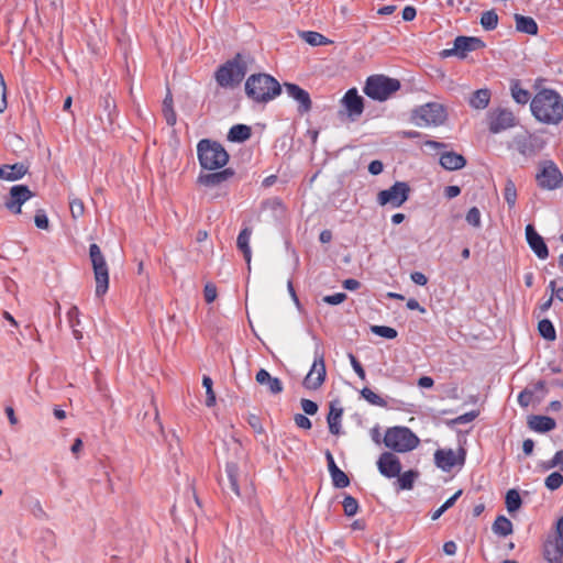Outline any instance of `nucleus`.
<instances>
[{"instance_id": "nucleus-1", "label": "nucleus", "mask_w": 563, "mask_h": 563, "mask_svg": "<svg viewBox=\"0 0 563 563\" xmlns=\"http://www.w3.org/2000/svg\"><path fill=\"white\" fill-rule=\"evenodd\" d=\"M532 115L544 124H559L563 120V98L554 89L543 88L531 99Z\"/></svg>"}, {"instance_id": "nucleus-2", "label": "nucleus", "mask_w": 563, "mask_h": 563, "mask_svg": "<svg viewBox=\"0 0 563 563\" xmlns=\"http://www.w3.org/2000/svg\"><path fill=\"white\" fill-rule=\"evenodd\" d=\"M282 91L279 82L267 74L251 75L245 82V92L255 102L266 103Z\"/></svg>"}, {"instance_id": "nucleus-3", "label": "nucleus", "mask_w": 563, "mask_h": 563, "mask_svg": "<svg viewBox=\"0 0 563 563\" xmlns=\"http://www.w3.org/2000/svg\"><path fill=\"white\" fill-rule=\"evenodd\" d=\"M198 159L202 168L214 170L227 165L229 154L218 142L201 140L197 145Z\"/></svg>"}, {"instance_id": "nucleus-4", "label": "nucleus", "mask_w": 563, "mask_h": 563, "mask_svg": "<svg viewBox=\"0 0 563 563\" xmlns=\"http://www.w3.org/2000/svg\"><path fill=\"white\" fill-rule=\"evenodd\" d=\"M418 437L406 427H393L387 429L384 443L395 452L405 453L419 445Z\"/></svg>"}, {"instance_id": "nucleus-5", "label": "nucleus", "mask_w": 563, "mask_h": 563, "mask_svg": "<svg viewBox=\"0 0 563 563\" xmlns=\"http://www.w3.org/2000/svg\"><path fill=\"white\" fill-rule=\"evenodd\" d=\"M448 118L446 109L438 102H428L412 110L411 120L418 126H439Z\"/></svg>"}, {"instance_id": "nucleus-6", "label": "nucleus", "mask_w": 563, "mask_h": 563, "mask_svg": "<svg viewBox=\"0 0 563 563\" xmlns=\"http://www.w3.org/2000/svg\"><path fill=\"white\" fill-rule=\"evenodd\" d=\"M399 88L400 82L398 79L389 78L384 75H373L367 78L364 92L374 100L385 101L393 93L398 91Z\"/></svg>"}, {"instance_id": "nucleus-7", "label": "nucleus", "mask_w": 563, "mask_h": 563, "mask_svg": "<svg viewBox=\"0 0 563 563\" xmlns=\"http://www.w3.org/2000/svg\"><path fill=\"white\" fill-rule=\"evenodd\" d=\"M89 257L96 280V296L102 297L109 289V267L100 247L95 243L89 246Z\"/></svg>"}, {"instance_id": "nucleus-8", "label": "nucleus", "mask_w": 563, "mask_h": 563, "mask_svg": "<svg viewBox=\"0 0 563 563\" xmlns=\"http://www.w3.org/2000/svg\"><path fill=\"white\" fill-rule=\"evenodd\" d=\"M538 186L545 190L559 188L563 183V176L558 166L552 161L540 163L539 172L536 175Z\"/></svg>"}, {"instance_id": "nucleus-9", "label": "nucleus", "mask_w": 563, "mask_h": 563, "mask_svg": "<svg viewBox=\"0 0 563 563\" xmlns=\"http://www.w3.org/2000/svg\"><path fill=\"white\" fill-rule=\"evenodd\" d=\"M424 146L437 151L444 150L440 155L439 164L446 170H459L466 165V158L456 152L446 151L449 145L445 143L429 140L424 142Z\"/></svg>"}, {"instance_id": "nucleus-10", "label": "nucleus", "mask_w": 563, "mask_h": 563, "mask_svg": "<svg viewBox=\"0 0 563 563\" xmlns=\"http://www.w3.org/2000/svg\"><path fill=\"white\" fill-rule=\"evenodd\" d=\"M245 76V67L238 60L227 62L216 71V80L221 87H234L239 85Z\"/></svg>"}, {"instance_id": "nucleus-11", "label": "nucleus", "mask_w": 563, "mask_h": 563, "mask_svg": "<svg viewBox=\"0 0 563 563\" xmlns=\"http://www.w3.org/2000/svg\"><path fill=\"white\" fill-rule=\"evenodd\" d=\"M410 187L405 181H396L390 188L382 190L377 195V202L380 206H391L399 208L409 197Z\"/></svg>"}, {"instance_id": "nucleus-12", "label": "nucleus", "mask_w": 563, "mask_h": 563, "mask_svg": "<svg viewBox=\"0 0 563 563\" xmlns=\"http://www.w3.org/2000/svg\"><path fill=\"white\" fill-rule=\"evenodd\" d=\"M327 369L324 363V356L319 351L314 352V360L310 367V371L303 379V386L307 389L316 390L322 386L325 380Z\"/></svg>"}, {"instance_id": "nucleus-13", "label": "nucleus", "mask_w": 563, "mask_h": 563, "mask_svg": "<svg viewBox=\"0 0 563 563\" xmlns=\"http://www.w3.org/2000/svg\"><path fill=\"white\" fill-rule=\"evenodd\" d=\"M484 46H485L484 42L477 37L457 36L454 40L453 47L443 49L441 52V56L450 57V56L455 55L460 58H465L466 54L468 52L476 51Z\"/></svg>"}, {"instance_id": "nucleus-14", "label": "nucleus", "mask_w": 563, "mask_h": 563, "mask_svg": "<svg viewBox=\"0 0 563 563\" xmlns=\"http://www.w3.org/2000/svg\"><path fill=\"white\" fill-rule=\"evenodd\" d=\"M488 128L494 134L500 133L516 125L517 120L514 113L508 109H495L488 113Z\"/></svg>"}, {"instance_id": "nucleus-15", "label": "nucleus", "mask_w": 563, "mask_h": 563, "mask_svg": "<svg viewBox=\"0 0 563 563\" xmlns=\"http://www.w3.org/2000/svg\"><path fill=\"white\" fill-rule=\"evenodd\" d=\"M434 461L439 468L444 472H450L456 465H463L465 461V451L461 449L457 453L452 449L437 450L434 453Z\"/></svg>"}, {"instance_id": "nucleus-16", "label": "nucleus", "mask_w": 563, "mask_h": 563, "mask_svg": "<svg viewBox=\"0 0 563 563\" xmlns=\"http://www.w3.org/2000/svg\"><path fill=\"white\" fill-rule=\"evenodd\" d=\"M34 194L25 185H15L11 187L9 199L5 201V208L14 214L21 213V207L31 199Z\"/></svg>"}, {"instance_id": "nucleus-17", "label": "nucleus", "mask_w": 563, "mask_h": 563, "mask_svg": "<svg viewBox=\"0 0 563 563\" xmlns=\"http://www.w3.org/2000/svg\"><path fill=\"white\" fill-rule=\"evenodd\" d=\"M377 468L383 476L394 478L400 474L401 463L394 453L384 452L377 460Z\"/></svg>"}, {"instance_id": "nucleus-18", "label": "nucleus", "mask_w": 563, "mask_h": 563, "mask_svg": "<svg viewBox=\"0 0 563 563\" xmlns=\"http://www.w3.org/2000/svg\"><path fill=\"white\" fill-rule=\"evenodd\" d=\"M227 478L221 479L220 484L223 489H230L236 497H241L240 486L241 484H246L247 478L244 476L242 478L239 467L235 463H228L225 466Z\"/></svg>"}, {"instance_id": "nucleus-19", "label": "nucleus", "mask_w": 563, "mask_h": 563, "mask_svg": "<svg viewBox=\"0 0 563 563\" xmlns=\"http://www.w3.org/2000/svg\"><path fill=\"white\" fill-rule=\"evenodd\" d=\"M518 152L526 157H533L541 152L545 145L544 140L539 136L529 134L519 137L516 141Z\"/></svg>"}, {"instance_id": "nucleus-20", "label": "nucleus", "mask_w": 563, "mask_h": 563, "mask_svg": "<svg viewBox=\"0 0 563 563\" xmlns=\"http://www.w3.org/2000/svg\"><path fill=\"white\" fill-rule=\"evenodd\" d=\"M287 95L298 102V111L300 113H308L312 108V101L307 90L302 89L296 84L286 82L284 85Z\"/></svg>"}, {"instance_id": "nucleus-21", "label": "nucleus", "mask_w": 563, "mask_h": 563, "mask_svg": "<svg viewBox=\"0 0 563 563\" xmlns=\"http://www.w3.org/2000/svg\"><path fill=\"white\" fill-rule=\"evenodd\" d=\"M526 239L530 249L540 260L549 256V250L543 238L534 230L532 224L526 227Z\"/></svg>"}, {"instance_id": "nucleus-22", "label": "nucleus", "mask_w": 563, "mask_h": 563, "mask_svg": "<svg viewBox=\"0 0 563 563\" xmlns=\"http://www.w3.org/2000/svg\"><path fill=\"white\" fill-rule=\"evenodd\" d=\"M544 556L549 563H563V537L555 536L545 543Z\"/></svg>"}, {"instance_id": "nucleus-23", "label": "nucleus", "mask_w": 563, "mask_h": 563, "mask_svg": "<svg viewBox=\"0 0 563 563\" xmlns=\"http://www.w3.org/2000/svg\"><path fill=\"white\" fill-rule=\"evenodd\" d=\"M343 103L351 117L361 115L364 109L363 98L355 88L350 89L343 97Z\"/></svg>"}, {"instance_id": "nucleus-24", "label": "nucleus", "mask_w": 563, "mask_h": 563, "mask_svg": "<svg viewBox=\"0 0 563 563\" xmlns=\"http://www.w3.org/2000/svg\"><path fill=\"white\" fill-rule=\"evenodd\" d=\"M255 380L260 385H265L269 393L274 395L280 394L284 389L282 380L277 377L271 376V374L264 368H261L256 373Z\"/></svg>"}, {"instance_id": "nucleus-25", "label": "nucleus", "mask_w": 563, "mask_h": 563, "mask_svg": "<svg viewBox=\"0 0 563 563\" xmlns=\"http://www.w3.org/2000/svg\"><path fill=\"white\" fill-rule=\"evenodd\" d=\"M27 173V167L23 163L0 166V179L14 181L21 179Z\"/></svg>"}, {"instance_id": "nucleus-26", "label": "nucleus", "mask_w": 563, "mask_h": 563, "mask_svg": "<svg viewBox=\"0 0 563 563\" xmlns=\"http://www.w3.org/2000/svg\"><path fill=\"white\" fill-rule=\"evenodd\" d=\"M232 175H233V172L231 169L227 168V169H223L220 172L200 175L198 177V183L206 187H212V186H217V185L228 180Z\"/></svg>"}, {"instance_id": "nucleus-27", "label": "nucleus", "mask_w": 563, "mask_h": 563, "mask_svg": "<svg viewBox=\"0 0 563 563\" xmlns=\"http://www.w3.org/2000/svg\"><path fill=\"white\" fill-rule=\"evenodd\" d=\"M528 426L536 432H548L555 428V420L547 416H531L528 419Z\"/></svg>"}, {"instance_id": "nucleus-28", "label": "nucleus", "mask_w": 563, "mask_h": 563, "mask_svg": "<svg viewBox=\"0 0 563 563\" xmlns=\"http://www.w3.org/2000/svg\"><path fill=\"white\" fill-rule=\"evenodd\" d=\"M343 416V409L338 407L335 402L330 404V410L327 417L329 430L332 434H339L341 428V420Z\"/></svg>"}, {"instance_id": "nucleus-29", "label": "nucleus", "mask_w": 563, "mask_h": 563, "mask_svg": "<svg viewBox=\"0 0 563 563\" xmlns=\"http://www.w3.org/2000/svg\"><path fill=\"white\" fill-rule=\"evenodd\" d=\"M252 235V229L251 228H244L241 230V232L238 235L236 239V246L238 249L243 253L244 258L247 263L251 262V247H250V240Z\"/></svg>"}, {"instance_id": "nucleus-30", "label": "nucleus", "mask_w": 563, "mask_h": 563, "mask_svg": "<svg viewBox=\"0 0 563 563\" xmlns=\"http://www.w3.org/2000/svg\"><path fill=\"white\" fill-rule=\"evenodd\" d=\"M515 21H516V29L519 32H522V33H526L529 35L538 34V24L532 18L525 16L521 14H515Z\"/></svg>"}, {"instance_id": "nucleus-31", "label": "nucleus", "mask_w": 563, "mask_h": 563, "mask_svg": "<svg viewBox=\"0 0 563 563\" xmlns=\"http://www.w3.org/2000/svg\"><path fill=\"white\" fill-rule=\"evenodd\" d=\"M251 128L245 124L233 125L228 134V140L231 142H244L251 137Z\"/></svg>"}, {"instance_id": "nucleus-32", "label": "nucleus", "mask_w": 563, "mask_h": 563, "mask_svg": "<svg viewBox=\"0 0 563 563\" xmlns=\"http://www.w3.org/2000/svg\"><path fill=\"white\" fill-rule=\"evenodd\" d=\"M490 101V91L488 89H478L470 98V104L474 109H485Z\"/></svg>"}, {"instance_id": "nucleus-33", "label": "nucleus", "mask_w": 563, "mask_h": 563, "mask_svg": "<svg viewBox=\"0 0 563 563\" xmlns=\"http://www.w3.org/2000/svg\"><path fill=\"white\" fill-rule=\"evenodd\" d=\"M511 97L519 104H526L530 100V92L522 88L519 80H514L510 86Z\"/></svg>"}, {"instance_id": "nucleus-34", "label": "nucleus", "mask_w": 563, "mask_h": 563, "mask_svg": "<svg viewBox=\"0 0 563 563\" xmlns=\"http://www.w3.org/2000/svg\"><path fill=\"white\" fill-rule=\"evenodd\" d=\"M493 531L498 536H509L512 533V522L505 516H498L493 523Z\"/></svg>"}, {"instance_id": "nucleus-35", "label": "nucleus", "mask_w": 563, "mask_h": 563, "mask_svg": "<svg viewBox=\"0 0 563 563\" xmlns=\"http://www.w3.org/2000/svg\"><path fill=\"white\" fill-rule=\"evenodd\" d=\"M301 37L310 45L312 46H322V45H329L332 43L331 40L325 37L319 32L314 31H306L301 34Z\"/></svg>"}, {"instance_id": "nucleus-36", "label": "nucleus", "mask_w": 563, "mask_h": 563, "mask_svg": "<svg viewBox=\"0 0 563 563\" xmlns=\"http://www.w3.org/2000/svg\"><path fill=\"white\" fill-rule=\"evenodd\" d=\"M397 477V485L399 489L409 490L413 487V483L418 477V472L416 471H407L405 473H400Z\"/></svg>"}, {"instance_id": "nucleus-37", "label": "nucleus", "mask_w": 563, "mask_h": 563, "mask_svg": "<svg viewBox=\"0 0 563 563\" xmlns=\"http://www.w3.org/2000/svg\"><path fill=\"white\" fill-rule=\"evenodd\" d=\"M538 331L540 335L548 341H554L556 339L555 328L549 319H542L539 321Z\"/></svg>"}, {"instance_id": "nucleus-38", "label": "nucleus", "mask_w": 563, "mask_h": 563, "mask_svg": "<svg viewBox=\"0 0 563 563\" xmlns=\"http://www.w3.org/2000/svg\"><path fill=\"white\" fill-rule=\"evenodd\" d=\"M163 114L166 120V123L169 126L175 125L176 123V112L173 108V98L172 95L168 92L163 101Z\"/></svg>"}, {"instance_id": "nucleus-39", "label": "nucleus", "mask_w": 563, "mask_h": 563, "mask_svg": "<svg viewBox=\"0 0 563 563\" xmlns=\"http://www.w3.org/2000/svg\"><path fill=\"white\" fill-rule=\"evenodd\" d=\"M504 199L506 200L508 207L512 209L516 206L517 202V188L515 183L508 178L505 183L504 188Z\"/></svg>"}, {"instance_id": "nucleus-40", "label": "nucleus", "mask_w": 563, "mask_h": 563, "mask_svg": "<svg viewBox=\"0 0 563 563\" xmlns=\"http://www.w3.org/2000/svg\"><path fill=\"white\" fill-rule=\"evenodd\" d=\"M505 504L509 512L517 511L522 504L519 493L516 489H509L506 494Z\"/></svg>"}, {"instance_id": "nucleus-41", "label": "nucleus", "mask_w": 563, "mask_h": 563, "mask_svg": "<svg viewBox=\"0 0 563 563\" xmlns=\"http://www.w3.org/2000/svg\"><path fill=\"white\" fill-rule=\"evenodd\" d=\"M361 396L371 405L373 406H377V407H386L387 406V401L380 397L379 395H377L376 393H374L371 388L368 387H364L362 390H361Z\"/></svg>"}, {"instance_id": "nucleus-42", "label": "nucleus", "mask_w": 563, "mask_h": 563, "mask_svg": "<svg viewBox=\"0 0 563 563\" xmlns=\"http://www.w3.org/2000/svg\"><path fill=\"white\" fill-rule=\"evenodd\" d=\"M481 24L485 30L492 31L498 24V15L494 10L485 11L481 16Z\"/></svg>"}, {"instance_id": "nucleus-43", "label": "nucleus", "mask_w": 563, "mask_h": 563, "mask_svg": "<svg viewBox=\"0 0 563 563\" xmlns=\"http://www.w3.org/2000/svg\"><path fill=\"white\" fill-rule=\"evenodd\" d=\"M330 476L333 486L336 488H345L350 485L349 476L341 468L334 470V472H332Z\"/></svg>"}, {"instance_id": "nucleus-44", "label": "nucleus", "mask_w": 563, "mask_h": 563, "mask_svg": "<svg viewBox=\"0 0 563 563\" xmlns=\"http://www.w3.org/2000/svg\"><path fill=\"white\" fill-rule=\"evenodd\" d=\"M69 209L71 217L74 219H78L84 216L85 213V205L84 201L77 197L70 196L69 197Z\"/></svg>"}, {"instance_id": "nucleus-45", "label": "nucleus", "mask_w": 563, "mask_h": 563, "mask_svg": "<svg viewBox=\"0 0 563 563\" xmlns=\"http://www.w3.org/2000/svg\"><path fill=\"white\" fill-rule=\"evenodd\" d=\"M100 106L103 108L104 111L108 112V120L110 123H112L117 108L114 99L110 95H106L100 99Z\"/></svg>"}, {"instance_id": "nucleus-46", "label": "nucleus", "mask_w": 563, "mask_h": 563, "mask_svg": "<svg viewBox=\"0 0 563 563\" xmlns=\"http://www.w3.org/2000/svg\"><path fill=\"white\" fill-rule=\"evenodd\" d=\"M202 386L206 388V406L212 407L216 405V394L212 388V379L209 376L202 377Z\"/></svg>"}, {"instance_id": "nucleus-47", "label": "nucleus", "mask_w": 563, "mask_h": 563, "mask_svg": "<svg viewBox=\"0 0 563 563\" xmlns=\"http://www.w3.org/2000/svg\"><path fill=\"white\" fill-rule=\"evenodd\" d=\"M544 484L548 489L555 490L563 484V475L559 472H553L547 476Z\"/></svg>"}, {"instance_id": "nucleus-48", "label": "nucleus", "mask_w": 563, "mask_h": 563, "mask_svg": "<svg viewBox=\"0 0 563 563\" xmlns=\"http://www.w3.org/2000/svg\"><path fill=\"white\" fill-rule=\"evenodd\" d=\"M342 505H343L344 514L347 517H352V516L357 514L358 503H357V500L354 497H352L350 495L345 496Z\"/></svg>"}, {"instance_id": "nucleus-49", "label": "nucleus", "mask_w": 563, "mask_h": 563, "mask_svg": "<svg viewBox=\"0 0 563 563\" xmlns=\"http://www.w3.org/2000/svg\"><path fill=\"white\" fill-rule=\"evenodd\" d=\"M372 332L389 340L395 339L398 334L394 328L387 325H373Z\"/></svg>"}, {"instance_id": "nucleus-50", "label": "nucleus", "mask_w": 563, "mask_h": 563, "mask_svg": "<svg viewBox=\"0 0 563 563\" xmlns=\"http://www.w3.org/2000/svg\"><path fill=\"white\" fill-rule=\"evenodd\" d=\"M481 211L477 207H472L467 213H466V217H465V220L466 222L474 227V228H479L482 222H481Z\"/></svg>"}, {"instance_id": "nucleus-51", "label": "nucleus", "mask_w": 563, "mask_h": 563, "mask_svg": "<svg viewBox=\"0 0 563 563\" xmlns=\"http://www.w3.org/2000/svg\"><path fill=\"white\" fill-rule=\"evenodd\" d=\"M35 225L42 230H48L49 221L46 213L43 210H38L34 217Z\"/></svg>"}, {"instance_id": "nucleus-52", "label": "nucleus", "mask_w": 563, "mask_h": 563, "mask_svg": "<svg viewBox=\"0 0 563 563\" xmlns=\"http://www.w3.org/2000/svg\"><path fill=\"white\" fill-rule=\"evenodd\" d=\"M533 400V390L525 389L518 395V402L521 407L527 408Z\"/></svg>"}, {"instance_id": "nucleus-53", "label": "nucleus", "mask_w": 563, "mask_h": 563, "mask_svg": "<svg viewBox=\"0 0 563 563\" xmlns=\"http://www.w3.org/2000/svg\"><path fill=\"white\" fill-rule=\"evenodd\" d=\"M203 295H205V300L208 303L213 302L218 295L217 287L211 283L207 284L203 289Z\"/></svg>"}, {"instance_id": "nucleus-54", "label": "nucleus", "mask_w": 563, "mask_h": 563, "mask_svg": "<svg viewBox=\"0 0 563 563\" xmlns=\"http://www.w3.org/2000/svg\"><path fill=\"white\" fill-rule=\"evenodd\" d=\"M349 358H350V362H351V365H352L354 372L357 374V376L361 379L364 380L366 377V374H365V371H364L362 364L357 361V358L353 354H350Z\"/></svg>"}, {"instance_id": "nucleus-55", "label": "nucleus", "mask_w": 563, "mask_h": 563, "mask_svg": "<svg viewBox=\"0 0 563 563\" xmlns=\"http://www.w3.org/2000/svg\"><path fill=\"white\" fill-rule=\"evenodd\" d=\"M294 420L298 428L306 429V430L311 429V421L307 416H305L302 413H297V415H295Z\"/></svg>"}, {"instance_id": "nucleus-56", "label": "nucleus", "mask_w": 563, "mask_h": 563, "mask_svg": "<svg viewBox=\"0 0 563 563\" xmlns=\"http://www.w3.org/2000/svg\"><path fill=\"white\" fill-rule=\"evenodd\" d=\"M346 299V294L344 292H336L333 295L325 296L323 298V301L329 305H340Z\"/></svg>"}, {"instance_id": "nucleus-57", "label": "nucleus", "mask_w": 563, "mask_h": 563, "mask_svg": "<svg viewBox=\"0 0 563 563\" xmlns=\"http://www.w3.org/2000/svg\"><path fill=\"white\" fill-rule=\"evenodd\" d=\"M476 417H477V412L470 411V412H466L464 415L456 417L455 419L452 420V422L454 424H465V423L472 422Z\"/></svg>"}, {"instance_id": "nucleus-58", "label": "nucleus", "mask_w": 563, "mask_h": 563, "mask_svg": "<svg viewBox=\"0 0 563 563\" xmlns=\"http://www.w3.org/2000/svg\"><path fill=\"white\" fill-rule=\"evenodd\" d=\"M301 408L307 415H314L318 411V405L310 399H301Z\"/></svg>"}, {"instance_id": "nucleus-59", "label": "nucleus", "mask_w": 563, "mask_h": 563, "mask_svg": "<svg viewBox=\"0 0 563 563\" xmlns=\"http://www.w3.org/2000/svg\"><path fill=\"white\" fill-rule=\"evenodd\" d=\"M68 319H69V323L73 328H75L76 325H79L80 324V320H79V309L76 307V306H73L69 310H68Z\"/></svg>"}, {"instance_id": "nucleus-60", "label": "nucleus", "mask_w": 563, "mask_h": 563, "mask_svg": "<svg viewBox=\"0 0 563 563\" xmlns=\"http://www.w3.org/2000/svg\"><path fill=\"white\" fill-rule=\"evenodd\" d=\"M384 169V165L380 161H373L369 163L368 165V172L372 174V175H379Z\"/></svg>"}, {"instance_id": "nucleus-61", "label": "nucleus", "mask_w": 563, "mask_h": 563, "mask_svg": "<svg viewBox=\"0 0 563 563\" xmlns=\"http://www.w3.org/2000/svg\"><path fill=\"white\" fill-rule=\"evenodd\" d=\"M410 277L411 280L419 286H424L428 283L427 276L420 272L412 273Z\"/></svg>"}, {"instance_id": "nucleus-62", "label": "nucleus", "mask_w": 563, "mask_h": 563, "mask_svg": "<svg viewBox=\"0 0 563 563\" xmlns=\"http://www.w3.org/2000/svg\"><path fill=\"white\" fill-rule=\"evenodd\" d=\"M417 15V11L413 7L407 5L402 10V19L405 21H412Z\"/></svg>"}, {"instance_id": "nucleus-63", "label": "nucleus", "mask_w": 563, "mask_h": 563, "mask_svg": "<svg viewBox=\"0 0 563 563\" xmlns=\"http://www.w3.org/2000/svg\"><path fill=\"white\" fill-rule=\"evenodd\" d=\"M463 490L459 489L453 496H451L441 507L446 511L451 507L454 506L459 497L462 495Z\"/></svg>"}, {"instance_id": "nucleus-64", "label": "nucleus", "mask_w": 563, "mask_h": 563, "mask_svg": "<svg viewBox=\"0 0 563 563\" xmlns=\"http://www.w3.org/2000/svg\"><path fill=\"white\" fill-rule=\"evenodd\" d=\"M461 194V188L459 186H448L444 189V195L448 199H453Z\"/></svg>"}]
</instances>
